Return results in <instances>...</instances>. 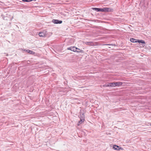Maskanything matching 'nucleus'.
Returning a JSON list of instances; mask_svg holds the SVG:
<instances>
[{
    "instance_id": "obj_4",
    "label": "nucleus",
    "mask_w": 151,
    "mask_h": 151,
    "mask_svg": "<svg viewBox=\"0 0 151 151\" xmlns=\"http://www.w3.org/2000/svg\"><path fill=\"white\" fill-rule=\"evenodd\" d=\"M92 9L96 11L97 12H103V8H92Z\"/></svg>"
},
{
    "instance_id": "obj_13",
    "label": "nucleus",
    "mask_w": 151,
    "mask_h": 151,
    "mask_svg": "<svg viewBox=\"0 0 151 151\" xmlns=\"http://www.w3.org/2000/svg\"><path fill=\"white\" fill-rule=\"evenodd\" d=\"M76 52H81L82 53H83L84 52L83 50H81L78 48H77V50H76Z\"/></svg>"
},
{
    "instance_id": "obj_19",
    "label": "nucleus",
    "mask_w": 151,
    "mask_h": 151,
    "mask_svg": "<svg viewBox=\"0 0 151 151\" xmlns=\"http://www.w3.org/2000/svg\"><path fill=\"white\" fill-rule=\"evenodd\" d=\"M150 126H151V123H150Z\"/></svg>"
},
{
    "instance_id": "obj_3",
    "label": "nucleus",
    "mask_w": 151,
    "mask_h": 151,
    "mask_svg": "<svg viewBox=\"0 0 151 151\" xmlns=\"http://www.w3.org/2000/svg\"><path fill=\"white\" fill-rule=\"evenodd\" d=\"M85 43L87 45L89 46H95V44L93 42H85Z\"/></svg>"
},
{
    "instance_id": "obj_10",
    "label": "nucleus",
    "mask_w": 151,
    "mask_h": 151,
    "mask_svg": "<svg viewBox=\"0 0 151 151\" xmlns=\"http://www.w3.org/2000/svg\"><path fill=\"white\" fill-rule=\"evenodd\" d=\"M38 35L40 37H45V34L44 32H40Z\"/></svg>"
},
{
    "instance_id": "obj_11",
    "label": "nucleus",
    "mask_w": 151,
    "mask_h": 151,
    "mask_svg": "<svg viewBox=\"0 0 151 151\" xmlns=\"http://www.w3.org/2000/svg\"><path fill=\"white\" fill-rule=\"evenodd\" d=\"M138 39H136L133 38H131L130 39V41L132 42H137Z\"/></svg>"
},
{
    "instance_id": "obj_1",
    "label": "nucleus",
    "mask_w": 151,
    "mask_h": 151,
    "mask_svg": "<svg viewBox=\"0 0 151 151\" xmlns=\"http://www.w3.org/2000/svg\"><path fill=\"white\" fill-rule=\"evenodd\" d=\"M77 48L75 47H68L67 48L68 50H70L72 51H73L74 52L76 51V50H77Z\"/></svg>"
},
{
    "instance_id": "obj_15",
    "label": "nucleus",
    "mask_w": 151,
    "mask_h": 151,
    "mask_svg": "<svg viewBox=\"0 0 151 151\" xmlns=\"http://www.w3.org/2000/svg\"><path fill=\"white\" fill-rule=\"evenodd\" d=\"M33 0H23L22 1L24 2H29L32 1Z\"/></svg>"
},
{
    "instance_id": "obj_18",
    "label": "nucleus",
    "mask_w": 151,
    "mask_h": 151,
    "mask_svg": "<svg viewBox=\"0 0 151 151\" xmlns=\"http://www.w3.org/2000/svg\"><path fill=\"white\" fill-rule=\"evenodd\" d=\"M107 85L108 84H105V85H103V87H108V86H107Z\"/></svg>"
},
{
    "instance_id": "obj_8",
    "label": "nucleus",
    "mask_w": 151,
    "mask_h": 151,
    "mask_svg": "<svg viewBox=\"0 0 151 151\" xmlns=\"http://www.w3.org/2000/svg\"><path fill=\"white\" fill-rule=\"evenodd\" d=\"M114 83H115V87L116 86H119L122 84V83L121 82H116Z\"/></svg>"
},
{
    "instance_id": "obj_12",
    "label": "nucleus",
    "mask_w": 151,
    "mask_h": 151,
    "mask_svg": "<svg viewBox=\"0 0 151 151\" xmlns=\"http://www.w3.org/2000/svg\"><path fill=\"white\" fill-rule=\"evenodd\" d=\"M115 83H110L108 84L107 86L111 87H114V86Z\"/></svg>"
},
{
    "instance_id": "obj_17",
    "label": "nucleus",
    "mask_w": 151,
    "mask_h": 151,
    "mask_svg": "<svg viewBox=\"0 0 151 151\" xmlns=\"http://www.w3.org/2000/svg\"><path fill=\"white\" fill-rule=\"evenodd\" d=\"M103 45H111V44H104Z\"/></svg>"
},
{
    "instance_id": "obj_16",
    "label": "nucleus",
    "mask_w": 151,
    "mask_h": 151,
    "mask_svg": "<svg viewBox=\"0 0 151 151\" xmlns=\"http://www.w3.org/2000/svg\"><path fill=\"white\" fill-rule=\"evenodd\" d=\"M83 116L84 117V114L83 113L82 114V115L81 114H80V116H79L80 118V119H81V118H82V117Z\"/></svg>"
},
{
    "instance_id": "obj_7",
    "label": "nucleus",
    "mask_w": 151,
    "mask_h": 151,
    "mask_svg": "<svg viewBox=\"0 0 151 151\" xmlns=\"http://www.w3.org/2000/svg\"><path fill=\"white\" fill-rule=\"evenodd\" d=\"M113 148L115 150H119L121 149V147L116 145H114L113 146Z\"/></svg>"
},
{
    "instance_id": "obj_6",
    "label": "nucleus",
    "mask_w": 151,
    "mask_h": 151,
    "mask_svg": "<svg viewBox=\"0 0 151 151\" xmlns=\"http://www.w3.org/2000/svg\"><path fill=\"white\" fill-rule=\"evenodd\" d=\"M84 120V117L83 116L82 117V118H81V120L79 121L77 124L78 126H79L82 123Z\"/></svg>"
},
{
    "instance_id": "obj_2",
    "label": "nucleus",
    "mask_w": 151,
    "mask_h": 151,
    "mask_svg": "<svg viewBox=\"0 0 151 151\" xmlns=\"http://www.w3.org/2000/svg\"><path fill=\"white\" fill-rule=\"evenodd\" d=\"M52 22L54 24H61L62 23V21L61 20H59L57 19H53L52 20Z\"/></svg>"
},
{
    "instance_id": "obj_14",
    "label": "nucleus",
    "mask_w": 151,
    "mask_h": 151,
    "mask_svg": "<svg viewBox=\"0 0 151 151\" xmlns=\"http://www.w3.org/2000/svg\"><path fill=\"white\" fill-rule=\"evenodd\" d=\"M137 42L142 44H145V42L144 41L142 40H138Z\"/></svg>"
},
{
    "instance_id": "obj_5",
    "label": "nucleus",
    "mask_w": 151,
    "mask_h": 151,
    "mask_svg": "<svg viewBox=\"0 0 151 151\" xmlns=\"http://www.w3.org/2000/svg\"><path fill=\"white\" fill-rule=\"evenodd\" d=\"M103 9V12H110L111 11V10H113V9H111L110 8H104Z\"/></svg>"
},
{
    "instance_id": "obj_9",
    "label": "nucleus",
    "mask_w": 151,
    "mask_h": 151,
    "mask_svg": "<svg viewBox=\"0 0 151 151\" xmlns=\"http://www.w3.org/2000/svg\"><path fill=\"white\" fill-rule=\"evenodd\" d=\"M24 51H26L27 52L29 53L30 54H35V52H33L31 50H24Z\"/></svg>"
}]
</instances>
